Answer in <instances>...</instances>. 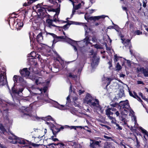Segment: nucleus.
I'll return each mask as SVG.
<instances>
[{
  "mask_svg": "<svg viewBox=\"0 0 148 148\" xmlns=\"http://www.w3.org/2000/svg\"><path fill=\"white\" fill-rule=\"evenodd\" d=\"M15 16L12 17H10L9 20V24L10 25L11 24L18 30H20L23 25V21L19 19H17L16 20L14 18Z\"/></svg>",
  "mask_w": 148,
  "mask_h": 148,
  "instance_id": "1",
  "label": "nucleus"
},
{
  "mask_svg": "<svg viewBox=\"0 0 148 148\" xmlns=\"http://www.w3.org/2000/svg\"><path fill=\"white\" fill-rule=\"evenodd\" d=\"M87 103L91 107H96L98 110L101 111L102 108L99 104V101L97 99L91 98L86 101Z\"/></svg>",
  "mask_w": 148,
  "mask_h": 148,
  "instance_id": "2",
  "label": "nucleus"
},
{
  "mask_svg": "<svg viewBox=\"0 0 148 148\" xmlns=\"http://www.w3.org/2000/svg\"><path fill=\"white\" fill-rule=\"evenodd\" d=\"M24 90V88H17L15 86L14 84L11 88V90L10 91V95L12 96V98L15 97V95L17 94L18 95L20 92H22Z\"/></svg>",
  "mask_w": 148,
  "mask_h": 148,
  "instance_id": "3",
  "label": "nucleus"
},
{
  "mask_svg": "<svg viewBox=\"0 0 148 148\" xmlns=\"http://www.w3.org/2000/svg\"><path fill=\"white\" fill-rule=\"evenodd\" d=\"M11 136H9L8 138L11 140L10 141V143L13 144H19V142L22 140V138L18 137L12 133H11Z\"/></svg>",
  "mask_w": 148,
  "mask_h": 148,
  "instance_id": "4",
  "label": "nucleus"
},
{
  "mask_svg": "<svg viewBox=\"0 0 148 148\" xmlns=\"http://www.w3.org/2000/svg\"><path fill=\"white\" fill-rule=\"evenodd\" d=\"M40 8V9L38 10V12L40 13V15L42 18L47 17V12H46V8L41 6L40 4H38L37 5V8Z\"/></svg>",
  "mask_w": 148,
  "mask_h": 148,
  "instance_id": "5",
  "label": "nucleus"
},
{
  "mask_svg": "<svg viewBox=\"0 0 148 148\" xmlns=\"http://www.w3.org/2000/svg\"><path fill=\"white\" fill-rule=\"evenodd\" d=\"M46 34L47 35L48 34L51 35L54 38L53 41V44H55L57 42L60 41L61 39H65V38L66 36H58L56 34L52 33L46 32Z\"/></svg>",
  "mask_w": 148,
  "mask_h": 148,
  "instance_id": "6",
  "label": "nucleus"
},
{
  "mask_svg": "<svg viewBox=\"0 0 148 148\" xmlns=\"http://www.w3.org/2000/svg\"><path fill=\"white\" fill-rule=\"evenodd\" d=\"M107 16H105L104 15H102L100 16H91L89 17L88 16H87L85 15L84 18L88 22H89V20H92L94 22H95L97 20H98L101 18H104L105 17Z\"/></svg>",
  "mask_w": 148,
  "mask_h": 148,
  "instance_id": "7",
  "label": "nucleus"
},
{
  "mask_svg": "<svg viewBox=\"0 0 148 148\" xmlns=\"http://www.w3.org/2000/svg\"><path fill=\"white\" fill-rule=\"evenodd\" d=\"M90 141L92 142L90 143V146L92 148H96L97 147H101L100 143L101 141H98L93 140L91 139Z\"/></svg>",
  "mask_w": 148,
  "mask_h": 148,
  "instance_id": "8",
  "label": "nucleus"
},
{
  "mask_svg": "<svg viewBox=\"0 0 148 148\" xmlns=\"http://www.w3.org/2000/svg\"><path fill=\"white\" fill-rule=\"evenodd\" d=\"M21 112L24 113V115L28 116L30 117H34L31 114H28L30 111V109L29 107H25L24 106H22L20 109Z\"/></svg>",
  "mask_w": 148,
  "mask_h": 148,
  "instance_id": "9",
  "label": "nucleus"
},
{
  "mask_svg": "<svg viewBox=\"0 0 148 148\" xmlns=\"http://www.w3.org/2000/svg\"><path fill=\"white\" fill-rule=\"evenodd\" d=\"M119 107L120 108H126L128 109L130 108L129 101L127 100L124 101H121L119 102Z\"/></svg>",
  "mask_w": 148,
  "mask_h": 148,
  "instance_id": "10",
  "label": "nucleus"
},
{
  "mask_svg": "<svg viewBox=\"0 0 148 148\" xmlns=\"http://www.w3.org/2000/svg\"><path fill=\"white\" fill-rule=\"evenodd\" d=\"M19 72L22 77H28L30 74V72L28 70L27 68H24L20 70Z\"/></svg>",
  "mask_w": 148,
  "mask_h": 148,
  "instance_id": "11",
  "label": "nucleus"
},
{
  "mask_svg": "<svg viewBox=\"0 0 148 148\" xmlns=\"http://www.w3.org/2000/svg\"><path fill=\"white\" fill-rule=\"evenodd\" d=\"M111 109H110L109 108H108L106 110L105 112L107 116L108 119L112 121L115 119V118L110 116L114 114L113 112L111 111Z\"/></svg>",
  "mask_w": 148,
  "mask_h": 148,
  "instance_id": "12",
  "label": "nucleus"
},
{
  "mask_svg": "<svg viewBox=\"0 0 148 148\" xmlns=\"http://www.w3.org/2000/svg\"><path fill=\"white\" fill-rule=\"evenodd\" d=\"M139 129L141 130L142 133L144 134V140L145 141H146L147 139H148V132L141 127H139Z\"/></svg>",
  "mask_w": 148,
  "mask_h": 148,
  "instance_id": "13",
  "label": "nucleus"
},
{
  "mask_svg": "<svg viewBox=\"0 0 148 148\" xmlns=\"http://www.w3.org/2000/svg\"><path fill=\"white\" fill-rule=\"evenodd\" d=\"M47 17V19H46V21L48 25L49 26H51L53 27H56V26L55 25L52 24L53 22V20L50 19V16L49 14H48Z\"/></svg>",
  "mask_w": 148,
  "mask_h": 148,
  "instance_id": "14",
  "label": "nucleus"
},
{
  "mask_svg": "<svg viewBox=\"0 0 148 148\" xmlns=\"http://www.w3.org/2000/svg\"><path fill=\"white\" fill-rule=\"evenodd\" d=\"M31 56L34 58V59L38 58V60L40 61H41L42 60V59L41 58V56L40 55L34 52H32L30 53Z\"/></svg>",
  "mask_w": 148,
  "mask_h": 148,
  "instance_id": "15",
  "label": "nucleus"
},
{
  "mask_svg": "<svg viewBox=\"0 0 148 148\" xmlns=\"http://www.w3.org/2000/svg\"><path fill=\"white\" fill-rule=\"evenodd\" d=\"M7 104L6 103H2L0 105V109L1 112L3 111H7L8 109L7 108Z\"/></svg>",
  "mask_w": 148,
  "mask_h": 148,
  "instance_id": "16",
  "label": "nucleus"
},
{
  "mask_svg": "<svg viewBox=\"0 0 148 148\" xmlns=\"http://www.w3.org/2000/svg\"><path fill=\"white\" fill-rule=\"evenodd\" d=\"M116 119L115 118L114 119H113L111 121V123L112 124H115L116 125V127H116V129L117 130H121L122 129V127L121 126H120L119 124L117 123H116Z\"/></svg>",
  "mask_w": 148,
  "mask_h": 148,
  "instance_id": "17",
  "label": "nucleus"
},
{
  "mask_svg": "<svg viewBox=\"0 0 148 148\" xmlns=\"http://www.w3.org/2000/svg\"><path fill=\"white\" fill-rule=\"evenodd\" d=\"M7 84H8V82L6 77L5 78L3 76V79H0V86H3Z\"/></svg>",
  "mask_w": 148,
  "mask_h": 148,
  "instance_id": "18",
  "label": "nucleus"
},
{
  "mask_svg": "<svg viewBox=\"0 0 148 148\" xmlns=\"http://www.w3.org/2000/svg\"><path fill=\"white\" fill-rule=\"evenodd\" d=\"M43 39L42 36V32L40 33L38 35H37L36 38V41L37 42L39 43Z\"/></svg>",
  "mask_w": 148,
  "mask_h": 148,
  "instance_id": "19",
  "label": "nucleus"
},
{
  "mask_svg": "<svg viewBox=\"0 0 148 148\" xmlns=\"http://www.w3.org/2000/svg\"><path fill=\"white\" fill-rule=\"evenodd\" d=\"M111 143L109 142H105L103 144V148H111Z\"/></svg>",
  "mask_w": 148,
  "mask_h": 148,
  "instance_id": "20",
  "label": "nucleus"
},
{
  "mask_svg": "<svg viewBox=\"0 0 148 148\" xmlns=\"http://www.w3.org/2000/svg\"><path fill=\"white\" fill-rule=\"evenodd\" d=\"M66 40L67 42L69 43V44L71 45H72L73 46V45L75 44V41L74 40L70 38H67L66 39Z\"/></svg>",
  "mask_w": 148,
  "mask_h": 148,
  "instance_id": "21",
  "label": "nucleus"
},
{
  "mask_svg": "<svg viewBox=\"0 0 148 148\" xmlns=\"http://www.w3.org/2000/svg\"><path fill=\"white\" fill-rule=\"evenodd\" d=\"M60 4H59V7H58V8L55 9L56 11L55 12H56V13L54 15H57V18H58V15L59 14L60 11Z\"/></svg>",
  "mask_w": 148,
  "mask_h": 148,
  "instance_id": "22",
  "label": "nucleus"
},
{
  "mask_svg": "<svg viewBox=\"0 0 148 148\" xmlns=\"http://www.w3.org/2000/svg\"><path fill=\"white\" fill-rule=\"evenodd\" d=\"M143 73L145 77H148V68H146V69H144L143 71Z\"/></svg>",
  "mask_w": 148,
  "mask_h": 148,
  "instance_id": "23",
  "label": "nucleus"
},
{
  "mask_svg": "<svg viewBox=\"0 0 148 148\" xmlns=\"http://www.w3.org/2000/svg\"><path fill=\"white\" fill-rule=\"evenodd\" d=\"M142 34V32L140 31L139 30H137L135 31L134 33V35H140Z\"/></svg>",
  "mask_w": 148,
  "mask_h": 148,
  "instance_id": "24",
  "label": "nucleus"
},
{
  "mask_svg": "<svg viewBox=\"0 0 148 148\" xmlns=\"http://www.w3.org/2000/svg\"><path fill=\"white\" fill-rule=\"evenodd\" d=\"M110 105L113 107H119V104L118 103H110Z\"/></svg>",
  "mask_w": 148,
  "mask_h": 148,
  "instance_id": "25",
  "label": "nucleus"
},
{
  "mask_svg": "<svg viewBox=\"0 0 148 148\" xmlns=\"http://www.w3.org/2000/svg\"><path fill=\"white\" fill-rule=\"evenodd\" d=\"M45 120H47V121L51 120V121H54H54V119H53L52 118V117L50 116H48L46 117L45 118Z\"/></svg>",
  "mask_w": 148,
  "mask_h": 148,
  "instance_id": "26",
  "label": "nucleus"
},
{
  "mask_svg": "<svg viewBox=\"0 0 148 148\" xmlns=\"http://www.w3.org/2000/svg\"><path fill=\"white\" fill-rule=\"evenodd\" d=\"M106 80L108 82L107 83V86H108L110 84L111 81L113 80V79L107 77Z\"/></svg>",
  "mask_w": 148,
  "mask_h": 148,
  "instance_id": "27",
  "label": "nucleus"
},
{
  "mask_svg": "<svg viewBox=\"0 0 148 148\" xmlns=\"http://www.w3.org/2000/svg\"><path fill=\"white\" fill-rule=\"evenodd\" d=\"M71 24V23H68L64 25L63 27H59L63 28L64 29H66L68 28L69 27V26Z\"/></svg>",
  "mask_w": 148,
  "mask_h": 148,
  "instance_id": "28",
  "label": "nucleus"
},
{
  "mask_svg": "<svg viewBox=\"0 0 148 148\" xmlns=\"http://www.w3.org/2000/svg\"><path fill=\"white\" fill-rule=\"evenodd\" d=\"M0 130L3 133L6 131V129L2 124L0 125Z\"/></svg>",
  "mask_w": 148,
  "mask_h": 148,
  "instance_id": "29",
  "label": "nucleus"
},
{
  "mask_svg": "<svg viewBox=\"0 0 148 148\" xmlns=\"http://www.w3.org/2000/svg\"><path fill=\"white\" fill-rule=\"evenodd\" d=\"M114 62H116L118 61L119 60V58H122V57H119L117 56V54H115L114 56Z\"/></svg>",
  "mask_w": 148,
  "mask_h": 148,
  "instance_id": "30",
  "label": "nucleus"
},
{
  "mask_svg": "<svg viewBox=\"0 0 148 148\" xmlns=\"http://www.w3.org/2000/svg\"><path fill=\"white\" fill-rule=\"evenodd\" d=\"M51 71L53 73H57L59 71V69L58 68H56L55 67H53V69H51Z\"/></svg>",
  "mask_w": 148,
  "mask_h": 148,
  "instance_id": "31",
  "label": "nucleus"
},
{
  "mask_svg": "<svg viewBox=\"0 0 148 148\" xmlns=\"http://www.w3.org/2000/svg\"><path fill=\"white\" fill-rule=\"evenodd\" d=\"M13 80L15 84L17 83L18 80V76L16 75H14L13 77Z\"/></svg>",
  "mask_w": 148,
  "mask_h": 148,
  "instance_id": "32",
  "label": "nucleus"
},
{
  "mask_svg": "<svg viewBox=\"0 0 148 148\" xmlns=\"http://www.w3.org/2000/svg\"><path fill=\"white\" fill-rule=\"evenodd\" d=\"M103 137L106 139L105 140H104L103 139H101V140H113V139H112V138L111 137H109V136H106V135H104L103 136Z\"/></svg>",
  "mask_w": 148,
  "mask_h": 148,
  "instance_id": "33",
  "label": "nucleus"
},
{
  "mask_svg": "<svg viewBox=\"0 0 148 148\" xmlns=\"http://www.w3.org/2000/svg\"><path fill=\"white\" fill-rule=\"evenodd\" d=\"M116 68L117 70L118 71H120L122 69L121 66L119 62L117 63L116 64Z\"/></svg>",
  "mask_w": 148,
  "mask_h": 148,
  "instance_id": "34",
  "label": "nucleus"
},
{
  "mask_svg": "<svg viewBox=\"0 0 148 148\" xmlns=\"http://www.w3.org/2000/svg\"><path fill=\"white\" fill-rule=\"evenodd\" d=\"M81 4L80 3L78 4V5H76L74 7L73 6V8L75 10H77L79 8L81 7Z\"/></svg>",
  "mask_w": 148,
  "mask_h": 148,
  "instance_id": "35",
  "label": "nucleus"
},
{
  "mask_svg": "<svg viewBox=\"0 0 148 148\" xmlns=\"http://www.w3.org/2000/svg\"><path fill=\"white\" fill-rule=\"evenodd\" d=\"M19 144L22 145H25L26 144L25 140L24 139L22 138V140H20V142H19Z\"/></svg>",
  "mask_w": 148,
  "mask_h": 148,
  "instance_id": "36",
  "label": "nucleus"
},
{
  "mask_svg": "<svg viewBox=\"0 0 148 148\" xmlns=\"http://www.w3.org/2000/svg\"><path fill=\"white\" fill-rule=\"evenodd\" d=\"M57 18H58L57 17V15H54V17H53V22L54 21L55 22H56L57 21H58V22H60V20L59 19H57Z\"/></svg>",
  "mask_w": 148,
  "mask_h": 148,
  "instance_id": "37",
  "label": "nucleus"
},
{
  "mask_svg": "<svg viewBox=\"0 0 148 148\" xmlns=\"http://www.w3.org/2000/svg\"><path fill=\"white\" fill-rule=\"evenodd\" d=\"M29 144L31 145L34 147H38L40 145V144H38L34 143H32L31 142H29Z\"/></svg>",
  "mask_w": 148,
  "mask_h": 148,
  "instance_id": "38",
  "label": "nucleus"
},
{
  "mask_svg": "<svg viewBox=\"0 0 148 148\" xmlns=\"http://www.w3.org/2000/svg\"><path fill=\"white\" fill-rule=\"evenodd\" d=\"M100 60V58L99 57H96V60L95 59L94 60L95 61V63L96 64H98Z\"/></svg>",
  "mask_w": 148,
  "mask_h": 148,
  "instance_id": "39",
  "label": "nucleus"
},
{
  "mask_svg": "<svg viewBox=\"0 0 148 148\" xmlns=\"http://www.w3.org/2000/svg\"><path fill=\"white\" fill-rule=\"evenodd\" d=\"M133 130H134L135 133L136 134L137 136L140 135L141 136H142V135L141 134L139 133V132L136 129H133Z\"/></svg>",
  "mask_w": 148,
  "mask_h": 148,
  "instance_id": "40",
  "label": "nucleus"
},
{
  "mask_svg": "<svg viewBox=\"0 0 148 148\" xmlns=\"http://www.w3.org/2000/svg\"><path fill=\"white\" fill-rule=\"evenodd\" d=\"M136 139V142L137 143V146L138 147L140 146V143L138 140L137 137L136 135H134Z\"/></svg>",
  "mask_w": 148,
  "mask_h": 148,
  "instance_id": "41",
  "label": "nucleus"
},
{
  "mask_svg": "<svg viewBox=\"0 0 148 148\" xmlns=\"http://www.w3.org/2000/svg\"><path fill=\"white\" fill-rule=\"evenodd\" d=\"M113 27L114 28H113V29H114L116 31L119 29V28L118 26L116 24H114Z\"/></svg>",
  "mask_w": 148,
  "mask_h": 148,
  "instance_id": "42",
  "label": "nucleus"
},
{
  "mask_svg": "<svg viewBox=\"0 0 148 148\" xmlns=\"http://www.w3.org/2000/svg\"><path fill=\"white\" fill-rule=\"evenodd\" d=\"M29 5H30L32 3L34 2L33 0H27Z\"/></svg>",
  "mask_w": 148,
  "mask_h": 148,
  "instance_id": "43",
  "label": "nucleus"
},
{
  "mask_svg": "<svg viewBox=\"0 0 148 148\" xmlns=\"http://www.w3.org/2000/svg\"><path fill=\"white\" fill-rule=\"evenodd\" d=\"M68 77L70 78H75V76L74 75H72L71 73H70L69 74Z\"/></svg>",
  "mask_w": 148,
  "mask_h": 148,
  "instance_id": "44",
  "label": "nucleus"
},
{
  "mask_svg": "<svg viewBox=\"0 0 148 148\" xmlns=\"http://www.w3.org/2000/svg\"><path fill=\"white\" fill-rule=\"evenodd\" d=\"M88 97L89 98H90V99H91V98H93L92 97V96L90 95L88 93L86 97V101L88 100H89L88 99Z\"/></svg>",
  "mask_w": 148,
  "mask_h": 148,
  "instance_id": "45",
  "label": "nucleus"
},
{
  "mask_svg": "<svg viewBox=\"0 0 148 148\" xmlns=\"http://www.w3.org/2000/svg\"><path fill=\"white\" fill-rule=\"evenodd\" d=\"M15 14L14 13H13V14H11V15H10V16H9V17L8 18V22H9V19L10 17H14V16H15V17L14 18V19H15L14 18H16V17L15 16Z\"/></svg>",
  "mask_w": 148,
  "mask_h": 148,
  "instance_id": "46",
  "label": "nucleus"
},
{
  "mask_svg": "<svg viewBox=\"0 0 148 148\" xmlns=\"http://www.w3.org/2000/svg\"><path fill=\"white\" fill-rule=\"evenodd\" d=\"M144 69V68L143 67H140L139 68H137V70L138 72H140L142 71H143Z\"/></svg>",
  "mask_w": 148,
  "mask_h": 148,
  "instance_id": "47",
  "label": "nucleus"
},
{
  "mask_svg": "<svg viewBox=\"0 0 148 148\" xmlns=\"http://www.w3.org/2000/svg\"><path fill=\"white\" fill-rule=\"evenodd\" d=\"M133 93V95L134 96V98H135V99H137L139 97L137 95V93L135 92H134Z\"/></svg>",
  "mask_w": 148,
  "mask_h": 148,
  "instance_id": "48",
  "label": "nucleus"
},
{
  "mask_svg": "<svg viewBox=\"0 0 148 148\" xmlns=\"http://www.w3.org/2000/svg\"><path fill=\"white\" fill-rule=\"evenodd\" d=\"M29 38L30 40V42L31 43V44H33V43H34V40L33 39V38H32L30 35H29Z\"/></svg>",
  "mask_w": 148,
  "mask_h": 148,
  "instance_id": "49",
  "label": "nucleus"
},
{
  "mask_svg": "<svg viewBox=\"0 0 148 148\" xmlns=\"http://www.w3.org/2000/svg\"><path fill=\"white\" fill-rule=\"evenodd\" d=\"M97 54L96 53H94L93 55V56L92 57V60L94 62V60L95 59L96 57V55Z\"/></svg>",
  "mask_w": 148,
  "mask_h": 148,
  "instance_id": "50",
  "label": "nucleus"
},
{
  "mask_svg": "<svg viewBox=\"0 0 148 148\" xmlns=\"http://www.w3.org/2000/svg\"><path fill=\"white\" fill-rule=\"evenodd\" d=\"M94 47L97 49H101V48L100 47L99 45L97 44H96L94 45Z\"/></svg>",
  "mask_w": 148,
  "mask_h": 148,
  "instance_id": "51",
  "label": "nucleus"
},
{
  "mask_svg": "<svg viewBox=\"0 0 148 148\" xmlns=\"http://www.w3.org/2000/svg\"><path fill=\"white\" fill-rule=\"evenodd\" d=\"M143 7L145 8L146 6V3H147V2L146 1H143Z\"/></svg>",
  "mask_w": 148,
  "mask_h": 148,
  "instance_id": "52",
  "label": "nucleus"
},
{
  "mask_svg": "<svg viewBox=\"0 0 148 148\" xmlns=\"http://www.w3.org/2000/svg\"><path fill=\"white\" fill-rule=\"evenodd\" d=\"M108 64L109 65V68L110 69L111 67L112 66V61H109V62H108Z\"/></svg>",
  "mask_w": 148,
  "mask_h": 148,
  "instance_id": "53",
  "label": "nucleus"
},
{
  "mask_svg": "<svg viewBox=\"0 0 148 148\" xmlns=\"http://www.w3.org/2000/svg\"><path fill=\"white\" fill-rule=\"evenodd\" d=\"M39 82V79H36L35 81V84L38 85L39 84H40V82Z\"/></svg>",
  "mask_w": 148,
  "mask_h": 148,
  "instance_id": "54",
  "label": "nucleus"
},
{
  "mask_svg": "<svg viewBox=\"0 0 148 148\" xmlns=\"http://www.w3.org/2000/svg\"><path fill=\"white\" fill-rule=\"evenodd\" d=\"M31 145L29 144V145H26L25 146V148H32Z\"/></svg>",
  "mask_w": 148,
  "mask_h": 148,
  "instance_id": "55",
  "label": "nucleus"
},
{
  "mask_svg": "<svg viewBox=\"0 0 148 148\" xmlns=\"http://www.w3.org/2000/svg\"><path fill=\"white\" fill-rule=\"evenodd\" d=\"M84 92H85L84 90H79V91H78L79 94L80 95L83 93Z\"/></svg>",
  "mask_w": 148,
  "mask_h": 148,
  "instance_id": "56",
  "label": "nucleus"
},
{
  "mask_svg": "<svg viewBox=\"0 0 148 148\" xmlns=\"http://www.w3.org/2000/svg\"><path fill=\"white\" fill-rule=\"evenodd\" d=\"M47 87L45 86L44 87L43 89V90L44 93H45L46 92L47 90Z\"/></svg>",
  "mask_w": 148,
  "mask_h": 148,
  "instance_id": "57",
  "label": "nucleus"
},
{
  "mask_svg": "<svg viewBox=\"0 0 148 148\" xmlns=\"http://www.w3.org/2000/svg\"><path fill=\"white\" fill-rule=\"evenodd\" d=\"M137 99L138 100V101L140 102L141 103L142 105H143V101L141 100V99L140 97H139L138 98H137Z\"/></svg>",
  "mask_w": 148,
  "mask_h": 148,
  "instance_id": "58",
  "label": "nucleus"
},
{
  "mask_svg": "<svg viewBox=\"0 0 148 148\" xmlns=\"http://www.w3.org/2000/svg\"><path fill=\"white\" fill-rule=\"evenodd\" d=\"M110 108V109H111V110H112V111L115 112L116 110V109L114 107H112Z\"/></svg>",
  "mask_w": 148,
  "mask_h": 148,
  "instance_id": "59",
  "label": "nucleus"
},
{
  "mask_svg": "<svg viewBox=\"0 0 148 148\" xmlns=\"http://www.w3.org/2000/svg\"><path fill=\"white\" fill-rule=\"evenodd\" d=\"M101 125L102 126H104L105 127H106L107 128L108 130H110V127L109 126H108V125H103L102 124Z\"/></svg>",
  "mask_w": 148,
  "mask_h": 148,
  "instance_id": "60",
  "label": "nucleus"
},
{
  "mask_svg": "<svg viewBox=\"0 0 148 148\" xmlns=\"http://www.w3.org/2000/svg\"><path fill=\"white\" fill-rule=\"evenodd\" d=\"M115 113L116 114L117 117L119 116L120 113L118 111H116Z\"/></svg>",
  "mask_w": 148,
  "mask_h": 148,
  "instance_id": "61",
  "label": "nucleus"
},
{
  "mask_svg": "<svg viewBox=\"0 0 148 148\" xmlns=\"http://www.w3.org/2000/svg\"><path fill=\"white\" fill-rule=\"evenodd\" d=\"M130 40L129 39H127L125 41L124 43H129L130 42Z\"/></svg>",
  "mask_w": 148,
  "mask_h": 148,
  "instance_id": "62",
  "label": "nucleus"
},
{
  "mask_svg": "<svg viewBox=\"0 0 148 148\" xmlns=\"http://www.w3.org/2000/svg\"><path fill=\"white\" fill-rule=\"evenodd\" d=\"M28 2H25V3L23 5V6H25V7H26L27 6H29V5L28 4Z\"/></svg>",
  "mask_w": 148,
  "mask_h": 148,
  "instance_id": "63",
  "label": "nucleus"
},
{
  "mask_svg": "<svg viewBox=\"0 0 148 148\" xmlns=\"http://www.w3.org/2000/svg\"><path fill=\"white\" fill-rule=\"evenodd\" d=\"M76 10H75V9L73 8L72 10V15H73L75 14V12Z\"/></svg>",
  "mask_w": 148,
  "mask_h": 148,
  "instance_id": "64",
  "label": "nucleus"
}]
</instances>
